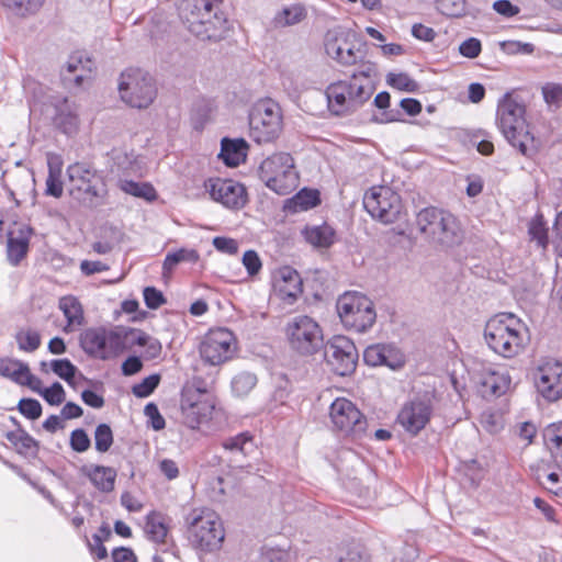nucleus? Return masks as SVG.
<instances>
[{"label": "nucleus", "instance_id": "nucleus-26", "mask_svg": "<svg viewBox=\"0 0 562 562\" xmlns=\"http://www.w3.org/2000/svg\"><path fill=\"white\" fill-rule=\"evenodd\" d=\"M32 228L23 223H14L8 235V259L16 266L29 250Z\"/></svg>", "mask_w": 562, "mask_h": 562}, {"label": "nucleus", "instance_id": "nucleus-23", "mask_svg": "<svg viewBox=\"0 0 562 562\" xmlns=\"http://www.w3.org/2000/svg\"><path fill=\"white\" fill-rule=\"evenodd\" d=\"M274 292L285 302L293 303L302 293V280L293 268H279L273 274Z\"/></svg>", "mask_w": 562, "mask_h": 562}, {"label": "nucleus", "instance_id": "nucleus-49", "mask_svg": "<svg viewBox=\"0 0 562 562\" xmlns=\"http://www.w3.org/2000/svg\"><path fill=\"white\" fill-rule=\"evenodd\" d=\"M113 443V432L106 424H100L94 431V445L99 452H106Z\"/></svg>", "mask_w": 562, "mask_h": 562}, {"label": "nucleus", "instance_id": "nucleus-21", "mask_svg": "<svg viewBox=\"0 0 562 562\" xmlns=\"http://www.w3.org/2000/svg\"><path fill=\"white\" fill-rule=\"evenodd\" d=\"M205 188L212 200L227 209L238 210L244 207L247 202L246 189L237 181L221 178L209 179Z\"/></svg>", "mask_w": 562, "mask_h": 562}, {"label": "nucleus", "instance_id": "nucleus-48", "mask_svg": "<svg viewBox=\"0 0 562 562\" xmlns=\"http://www.w3.org/2000/svg\"><path fill=\"white\" fill-rule=\"evenodd\" d=\"M338 562H370V557L360 544H351L340 550Z\"/></svg>", "mask_w": 562, "mask_h": 562}, {"label": "nucleus", "instance_id": "nucleus-44", "mask_svg": "<svg viewBox=\"0 0 562 562\" xmlns=\"http://www.w3.org/2000/svg\"><path fill=\"white\" fill-rule=\"evenodd\" d=\"M257 376L251 372H240L232 381V390L237 396H245L256 386Z\"/></svg>", "mask_w": 562, "mask_h": 562}, {"label": "nucleus", "instance_id": "nucleus-37", "mask_svg": "<svg viewBox=\"0 0 562 562\" xmlns=\"http://www.w3.org/2000/svg\"><path fill=\"white\" fill-rule=\"evenodd\" d=\"M303 234L305 239L315 247L327 248L335 240V231L327 224L306 227Z\"/></svg>", "mask_w": 562, "mask_h": 562}, {"label": "nucleus", "instance_id": "nucleus-55", "mask_svg": "<svg viewBox=\"0 0 562 562\" xmlns=\"http://www.w3.org/2000/svg\"><path fill=\"white\" fill-rule=\"evenodd\" d=\"M19 411L29 419H37L42 415V405L37 400L22 398L19 402Z\"/></svg>", "mask_w": 562, "mask_h": 562}, {"label": "nucleus", "instance_id": "nucleus-20", "mask_svg": "<svg viewBox=\"0 0 562 562\" xmlns=\"http://www.w3.org/2000/svg\"><path fill=\"white\" fill-rule=\"evenodd\" d=\"M324 48L328 57L344 67L358 64L355 45L349 41L348 33L340 26L330 29L324 36Z\"/></svg>", "mask_w": 562, "mask_h": 562}, {"label": "nucleus", "instance_id": "nucleus-42", "mask_svg": "<svg viewBox=\"0 0 562 562\" xmlns=\"http://www.w3.org/2000/svg\"><path fill=\"white\" fill-rule=\"evenodd\" d=\"M120 189L127 194L144 198L148 201L156 199V191L149 183H142L133 180H121Z\"/></svg>", "mask_w": 562, "mask_h": 562}, {"label": "nucleus", "instance_id": "nucleus-2", "mask_svg": "<svg viewBox=\"0 0 562 562\" xmlns=\"http://www.w3.org/2000/svg\"><path fill=\"white\" fill-rule=\"evenodd\" d=\"M223 0H184L181 16L188 31L201 41H220L228 31V22L220 10Z\"/></svg>", "mask_w": 562, "mask_h": 562}, {"label": "nucleus", "instance_id": "nucleus-40", "mask_svg": "<svg viewBox=\"0 0 562 562\" xmlns=\"http://www.w3.org/2000/svg\"><path fill=\"white\" fill-rule=\"evenodd\" d=\"M358 69L350 76L353 82L367 85L371 88V94L374 92L373 78L376 77V66L369 60L358 59Z\"/></svg>", "mask_w": 562, "mask_h": 562}, {"label": "nucleus", "instance_id": "nucleus-29", "mask_svg": "<svg viewBox=\"0 0 562 562\" xmlns=\"http://www.w3.org/2000/svg\"><path fill=\"white\" fill-rule=\"evenodd\" d=\"M512 383L510 375L505 369L486 368L481 373V390L484 396H501Z\"/></svg>", "mask_w": 562, "mask_h": 562}, {"label": "nucleus", "instance_id": "nucleus-27", "mask_svg": "<svg viewBox=\"0 0 562 562\" xmlns=\"http://www.w3.org/2000/svg\"><path fill=\"white\" fill-rule=\"evenodd\" d=\"M93 61L83 52H74L65 63L61 75L65 80H74L77 86L91 78Z\"/></svg>", "mask_w": 562, "mask_h": 562}, {"label": "nucleus", "instance_id": "nucleus-25", "mask_svg": "<svg viewBox=\"0 0 562 562\" xmlns=\"http://www.w3.org/2000/svg\"><path fill=\"white\" fill-rule=\"evenodd\" d=\"M363 360L368 366H386L397 369L403 366V355L393 346L376 344L369 346L363 351Z\"/></svg>", "mask_w": 562, "mask_h": 562}, {"label": "nucleus", "instance_id": "nucleus-41", "mask_svg": "<svg viewBox=\"0 0 562 562\" xmlns=\"http://www.w3.org/2000/svg\"><path fill=\"white\" fill-rule=\"evenodd\" d=\"M15 340L20 350L33 352L41 346V335L33 328H21L15 334Z\"/></svg>", "mask_w": 562, "mask_h": 562}, {"label": "nucleus", "instance_id": "nucleus-24", "mask_svg": "<svg viewBox=\"0 0 562 562\" xmlns=\"http://www.w3.org/2000/svg\"><path fill=\"white\" fill-rule=\"evenodd\" d=\"M172 519L157 510H151L145 517L144 532L146 538L157 546L172 543L170 535Z\"/></svg>", "mask_w": 562, "mask_h": 562}, {"label": "nucleus", "instance_id": "nucleus-9", "mask_svg": "<svg viewBox=\"0 0 562 562\" xmlns=\"http://www.w3.org/2000/svg\"><path fill=\"white\" fill-rule=\"evenodd\" d=\"M336 310L342 325L356 333H366L376 319L373 302L359 292H345L340 295Z\"/></svg>", "mask_w": 562, "mask_h": 562}, {"label": "nucleus", "instance_id": "nucleus-60", "mask_svg": "<svg viewBox=\"0 0 562 562\" xmlns=\"http://www.w3.org/2000/svg\"><path fill=\"white\" fill-rule=\"evenodd\" d=\"M542 94L548 104L559 105L562 101V86L558 83H547L542 88Z\"/></svg>", "mask_w": 562, "mask_h": 562}, {"label": "nucleus", "instance_id": "nucleus-19", "mask_svg": "<svg viewBox=\"0 0 562 562\" xmlns=\"http://www.w3.org/2000/svg\"><path fill=\"white\" fill-rule=\"evenodd\" d=\"M82 350L97 359L110 360L115 358L114 328L90 327L79 336Z\"/></svg>", "mask_w": 562, "mask_h": 562}, {"label": "nucleus", "instance_id": "nucleus-6", "mask_svg": "<svg viewBox=\"0 0 562 562\" xmlns=\"http://www.w3.org/2000/svg\"><path fill=\"white\" fill-rule=\"evenodd\" d=\"M289 348L300 356H313L324 346V334L316 319L307 315L291 317L284 327Z\"/></svg>", "mask_w": 562, "mask_h": 562}, {"label": "nucleus", "instance_id": "nucleus-45", "mask_svg": "<svg viewBox=\"0 0 562 562\" xmlns=\"http://www.w3.org/2000/svg\"><path fill=\"white\" fill-rule=\"evenodd\" d=\"M437 10L450 18H460L467 13L465 0H436Z\"/></svg>", "mask_w": 562, "mask_h": 562}, {"label": "nucleus", "instance_id": "nucleus-50", "mask_svg": "<svg viewBox=\"0 0 562 562\" xmlns=\"http://www.w3.org/2000/svg\"><path fill=\"white\" fill-rule=\"evenodd\" d=\"M52 371L66 382L70 383L77 368L68 359H56L50 361Z\"/></svg>", "mask_w": 562, "mask_h": 562}, {"label": "nucleus", "instance_id": "nucleus-11", "mask_svg": "<svg viewBox=\"0 0 562 562\" xmlns=\"http://www.w3.org/2000/svg\"><path fill=\"white\" fill-rule=\"evenodd\" d=\"M325 93L329 111L337 116L356 112L372 95L369 86L353 82L351 78L330 83Z\"/></svg>", "mask_w": 562, "mask_h": 562}, {"label": "nucleus", "instance_id": "nucleus-61", "mask_svg": "<svg viewBox=\"0 0 562 562\" xmlns=\"http://www.w3.org/2000/svg\"><path fill=\"white\" fill-rule=\"evenodd\" d=\"M243 263L250 276H255L261 269V260L254 250H248L243 256Z\"/></svg>", "mask_w": 562, "mask_h": 562}, {"label": "nucleus", "instance_id": "nucleus-52", "mask_svg": "<svg viewBox=\"0 0 562 562\" xmlns=\"http://www.w3.org/2000/svg\"><path fill=\"white\" fill-rule=\"evenodd\" d=\"M481 426L491 434H496L503 428L502 417L491 411H485L480 417Z\"/></svg>", "mask_w": 562, "mask_h": 562}, {"label": "nucleus", "instance_id": "nucleus-54", "mask_svg": "<svg viewBox=\"0 0 562 562\" xmlns=\"http://www.w3.org/2000/svg\"><path fill=\"white\" fill-rule=\"evenodd\" d=\"M41 395L50 405H59L65 401V391L59 382L53 383L49 387H44Z\"/></svg>", "mask_w": 562, "mask_h": 562}, {"label": "nucleus", "instance_id": "nucleus-12", "mask_svg": "<svg viewBox=\"0 0 562 562\" xmlns=\"http://www.w3.org/2000/svg\"><path fill=\"white\" fill-rule=\"evenodd\" d=\"M367 212L381 223L391 224L398 220L403 205L401 196L387 186H374L363 196Z\"/></svg>", "mask_w": 562, "mask_h": 562}, {"label": "nucleus", "instance_id": "nucleus-58", "mask_svg": "<svg viewBox=\"0 0 562 562\" xmlns=\"http://www.w3.org/2000/svg\"><path fill=\"white\" fill-rule=\"evenodd\" d=\"M143 294L145 304L148 308L156 310L166 302L162 293L154 286L145 288Z\"/></svg>", "mask_w": 562, "mask_h": 562}, {"label": "nucleus", "instance_id": "nucleus-33", "mask_svg": "<svg viewBox=\"0 0 562 562\" xmlns=\"http://www.w3.org/2000/svg\"><path fill=\"white\" fill-rule=\"evenodd\" d=\"M145 334L140 329L115 327L114 328V341L115 346V358L126 350L140 346L145 339Z\"/></svg>", "mask_w": 562, "mask_h": 562}, {"label": "nucleus", "instance_id": "nucleus-36", "mask_svg": "<svg viewBox=\"0 0 562 562\" xmlns=\"http://www.w3.org/2000/svg\"><path fill=\"white\" fill-rule=\"evenodd\" d=\"M543 440L555 461L562 467V422L547 426L543 430Z\"/></svg>", "mask_w": 562, "mask_h": 562}, {"label": "nucleus", "instance_id": "nucleus-7", "mask_svg": "<svg viewBox=\"0 0 562 562\" xmlns=\"http://www.w3.org/2000/svg\"><path fill=\"white\" fill-rule=\"evenodd\" d=\"M283 130V114L272 99L257 101L249 113V135L258 144L272 143Z\"/></svg>", "mask_w": 562, "mask_h": 562}, {"label": "nucleus", "instance_id": "nucleus-35", "mask_svg": "<svg viewBox=\"0 0 562 562\" xmlns=\"http://www.w3.org/2000/svg\"><path fill=\"white\" fill-rule=\"evenodd\" d=\"M306 14V9L302 4L294 3L278 11L273 18V24L276 27L292 26L302 22Z\"/></svg>", "mask_w": 562, "mask_h": 562}, {"label": "nucleus", "instance_id": "nucleus-57", "mask_svg": "<svg viewBox=\"0 0 562 562\" xmlns=\"http://www.w3.org/2000/svg\"><path fill=\"white\" fill-rule=\"evenodd\" d=\"M482 50V44L480 40L470 37L463 41L459 46V53L467 58H475Z\"/></svg>", "mask_w": 562, "mask_h": 562}, {"label": "nucleus", "instance_id": "nucleus-47", "mask_svg": "<svg viewBox=\"0 0 562 562\" xmlns=\"http://www.w3.org/2000/svg\"><path fill=\"white\" fill-rule=\"evenodd\" d=\"M389 86L406 92H415L418 89V83L405 72H390L386 76Z\"/></svg>", "mask_w": 562, "mask_h": 562}, {"label": "nucleus", "instance_id": "nucleus-14", "mask_svg": "<svg viewBox=\"0 0 562 562\" xmlns=\"http://www.w3.org/2000/svg\"><path fill=\"white\" fill-rule=\"evenodd\" d=\"M237 350L234 334L226 328L211 329L200 345L201 358L211 366L231 360Z\"/></svg>", "mask_w": 562, "mask_h": 562}, {"label": "nucleus", "instance_id": "nucleus-62", "mask_svg": "<svg viewBox=\"0 0 562 562\" xmlns=\"http://www.w3.org/2000/svg\"><path fill=\"white\" fill-rule=\"evenodd\" d=\"M213 246L216 250L228 255H234L238 251V244L235 239L228 237H215Z\"/></svg>", "mask_w": 562, "mask_h": 562}, {"label": "nucleus", "instance_id": "nucleus-28", "mask_svg": "<svg viewBox=\"0 0 562 562\" xmlns=\"http://www.w3.org/2000/svg\"><path fill=\"white\" fill-rule=\"evenodd\" d=\"M54 125L66 135H74L79 130L77 105L67 98L55 103Z\"/></svg>", "mask_w": 562, "mask_h": 562}, {"label": "nucleus", "instance_id": "nucleus-10", "mask_svg": "<svg viewBox=\"0 0 562 562\" xmlns=\"http://www.w3.org/2000/svg\"><path fill=\"white\" fill-rule=\"evenodd\" d=\"M260 179L280 195H286L296 189L299 176L294 160L288 153H276L266 158L259 167Z\"/></svg>", "mask_w": 562, "mask_h": 562}, {"label": "nucleus", "instance_id": "nucleus-13", "mask_svg": "<svg viewBox=\"0 0 562 562\" xmlns=\"http://www.w3.org/2000/svg\"><path fill=\"white\" fill-rule=\"evenodd\" d=\"M67 176L69 193L76 200L92 202L105 192L102 177L88 164L76 162L68 166Z\"/></svg>", "mask_w": 562, "mask_h": 562}, {"label": "nucleus", "instance_id": "nucleus-46", "mask_svg": "<svg viewBox=\"0 0 562 562\" xmlns=\"http://www.w3.org/2000/svg\"><path fill=\"white\" fill-rule=\"evenodd\" d=\"M222 446L228 451L246 454L248 448L254 446L252 437L248 432H240L234 437L226 438Z\"/></svg>", "mask_w": 562, "mask_h": 562}, {"label": "nucleus", "instance_id": "nucleus-1", "mask_svg": "<svg viewBox=\"0 0 562 562\" xmlns=\"http://www.w3.org/2000/svg\"><path fill=\"white\" fill-rule=\"evenodd\" d=\"M525 105L506 93L497 104L496 124L506 140L525 157L531 158L540 150V140L529 131Z\"/></svg>", "mask_w": 562, "mask_h": 562}, {"label": "nucleus", "instance_id": "nucleus-32", "mask_svg": "<svg viewBox=\"0 0 562 562\" xmlns=\"http://www.w3.org/2000/svg\"><path fill=\"white\" fill-rule=\"evenodd\" d=\"M91 483L101 492H112L116 479V471L110 467L90 465L83 469Z\"/></svg>", "mask_w": 562, "mask_h": 562}, {"label": "nucleus", "instance_id": "nucleus-56", "mask_svg": "<svg viewBox=\"0 0 562 562\" xmlns=\"http://www.w3.org/2000/svg\"><path fill=\"white\" fill-rule=\"evenodd\" d=\"M90 438L83 429H75L70 435V447L76 452H85L90 447Z\"/></svg>", "mask_w": 562, "mask_h": 562}, {"label": "nucleus", "instance_id": "nucleus-39", "mask_svg": "<svg viewBox=\"0 0 562 562\" xmlns=\"http://www.w3.org/2000/svg\"><path fill=\"white\" fill-rule=\"evenodd\" d=\"M27 363L18 359H3L0 361V375L10 379L16 384H21L25 373H27Z\"/></svg>", "mask_w": 562, "mask_h": 562}, {"label": "nucleus", "instance_id": "nucleus-51", "mask_svg": "<svg viewBox=\"0 0 562 562\" xmlns=\"http://www.w3.org/2000/svg\"><path fill=\"white\" fill-rule=\"evenodd\" d=\"M160 381L159 375L151 374L145 378L142 382L135 384L132 387V393L139 398L149 396L154 390L158 386Z\"/></svg>", "mask_w": 562, "mask_h": 562}, {"label": "nucleus", "instance_id": "nucleus-5", "mask_svg": "<svg viewBox=\"0 0 562 562\" xmlns=\"http://www.w3.org/2000/svg\"><path fill=\"white\" fill-rule=\"evenodd\" d=\"M191 542L201 551H218L225 540V528L221 517L212 509L195 508L187 517Z\"/></svg>", "mask_w": 562, "mask_h": 562}, {"label": "nucleus", "instance_id": "nucleus-18", "mask_svg": "<svg viewBox=\"0 0 562 562\" xmlns=\"http://www.w3.org/2000/svg\"><path fill=\"white\" fill-rule=\"evenodd\" d=\"M326 358L333 370L341 376L355 371L358 351L355 344L346 336H334L326 347Z\"/></svg>", "mask_w": 562, "mask_h": 562}, {"label": "nucleus", "instance_id": "nucleus-63", "mask_svg": "<svg viewBox=\"0 0 562 562\" xmlns=\"http://www.w3.org/2000/svg\"><path fill=\"white\" fill-rule=\"evenodd\" d=\"M140 347H145V358L146 359H155L157 358L161 352V344L158 339L150 337L149 335L145 334V339L142 341Z\"/></svg>", "mask_w": 562, "mask_h": 562}, {"label": "nucleus", "instance_id": "nucleus-43", "mask_svg": "<svg viewBox=\"0 0 562 562\" xmlns=\"http://www.w3.org/2000/svg\"><path fill=\"white\" fill-rule=\"evenodd\" d=\"M294 212L307 211L319 203L317 190H301L291 201Z\"/></svg>", "mask_w": 562, "mask_h": 562}, {"label": "nucleus", "instance_id": "nucleus-34", "mask_svg": "<svg viewBox=\"0 0 562 562\" xmlns=\"http://www.w3.org/2000/svg\"><path fill=\"white\" fill-rule=\"evenodd\" d=\"M200 259L199 252L193 248H180L168 252L162 263V276L170 277L175 268L181 262L195 263Z\"/></svg>", "mask_w": 562, "mask_h": 562}, {"label": "nucleus", "instance_id": "nucleus-31", "mask_svg": "<svg viewBox=\"0 0 562 562\" xmlns=\"http://www.w3.org/2000/svg\"><path fill=\"white\" fill-rule=\"evenodd\" d=\"M221 145V153L218 154V157L226 166L237 167L246 160L248 144L245 139L223 138Z\"/></svg>", "mask_w": 562, "mask_h": 562}, {"label": "nucleus", "instance_id": "nucleus-4", "mask_svg": "<svg viewBox=\"0 0 562 562\" xmlns=\"http://www.w3.org/2000/svg\"><path fill=\"white\" fill-rule=\"evenodd\" d=\"M416 225L430 243L442 247L458 245L462 238L457 218L451 213L434 206L425 207L417 213Z\"/></svg>", "mask_w": 562, "mask_h": 562}, {"label": "nucleus", "instance_id": "nucleus-16", "mask_svg": "<svg viewBox=\"0 0 562 562\" xmlns=\"http://www.w3.org/2000/svg\"><path fill=\"white\" fill-rule=\"evenodd\" d=\"M329 418L335 429L360 437L367 429V419L359 408L346 397L336 398L329 407Z\"/></svg>", "mask_w": 562, "mask_h": 562}, {"label": "nucleus", "instance_id": "nucleus-3", "mask_svg": "<svg viewBox=\"0 0 562 562\" xmlns=\"http://www.w3.org/2000/svg\"><path fill=\"white\" fill-rule=\"evenodd\" d=\"M527 328L515 315L502 313L485 325L484 337L488 347L504 358H513L522 351Z\"/></svg>", "mask_w": 562, "mask_h": 562}, {"label": "nucleus", "instance_id": "nucleus-59", "mask_svg": "<svg viewBox=\"0 0 562 562\" xmlns=\"http://www.w3.org/2000/svg\"><path fill=\"white\" fill-rule=\"evenodd\" d=\"M145 416L149 419L151 427L155 430H161L165 428V418L159 413L156 404L148 403L144 408Z\"/></svg>", "mask_w": 562, "mask_h": 562}, {"label": "nucleus", "instance_id": "nucleus-22", "mask_svg": "<svg viewBox=\"0 0 562 562\" xmlns=\"http://www.w3.org/2000/svg\"><path fill=\"white\" fill-rule=\"evenodd\" d=\"M432 406L426 400L406 402L400 409L396 422L409 435H418L430 422Z\"/></svg>", "mask_w": 562, "mask_h": 562}, {"label": "nucleus", "instance_id": "nucleus-15", "mask_svg": "<svg viewBox=\"0 0 562 562\" xmlns=\"http://www.w3.org/2000/svg\"><path fill=\"white\" fill-rule=\"evenodd\" d=\"M180 408L183 423L191 429H198L210 419L214 404L205 391L187 386L181 393Z\"/></svg>", "mask_w": 562, "mask_h": 562}, {"label": "nucleus", "instance_id": "nucleus-17", "mask_svg": "<svg viewBox=\"0 0 562 562\" xmlns=\"http://www.w3.org/2000/svg\"><path fill=\"white\" fill-rule=\"evenodd\" d=\"M537 391L548 401L562 397V362L554 359L540 361L532 373Z\"/></svg>", "mask_w": 562, "mask_h": 562}, {"label": "nucleus", "instance_id": "nucleus-8", "mask_svg": "<svg viewBox=\"0 0 562 562\" xmlns=\"http://www.w3.org/2000/svg\"><path fill=\"white\" fill-rule=\"evenodd\" d=\"M121 100L134 109H147L157 97L155 79L143 69L127 68L119 78Z\"/></svg>", "mask_w": 562, "mask_h": 562}, {"label": "nucleus", "instance_id": "nucleus-53", "mask_svg": "<svg viewBox=\"0 0 562 562\" xmlns=\"http://www.w3.org/2000/svg\"><path fill=\"white\" fill-rule=\"evenodd\" d=\"M529 234L531 239L537 240L538 245L542 248L547 247L548 236L547 228L544 227V223L542 222V217H536L532 220L529 226Z\"/></svg>", "mask_w": 562, "mask_h": 562}, {"label": "nucleus", "instance_id": "nucleus-30", "mask_svg": "<svg viewBox=\"0 0 562 562\" xmlns=\"http://www.w3.org/2000/svg\"><path fill=\"white\" fill-rule=\"evenodd\" d=\"M58 307L63 312L67 323L63 330L72 333L85 323L83 308L77 297L72 295L63 296L58 302Z\"/></svg>", "mask_w": 562, "mask_h": 562}, {"label": "nucleus", "instance_id": "nucleus-64", "mask_svg": "<svg viewBox=\"0 0 562 562\" xmlns=\"http://www.w3.org/2000/svg\"><path fill=\"white\" fill-rule=\"evenodd\" d=\"M493 9L501 15L513 18L519 13V8L509 0H497L493 3Z\"/></svg>", "mask_w": 562, "mask_h": 562}, {"label": "nucleus", "instance_id": "nucleus-38", "mask_svg": "<svg viewBox=\"0 0 562 562\" xmlns=\"http://www.w3.org/2000/svg\"><path fill=\"white\" fill-rule=\"evenodd\" d=\"M4 8L19 18H27L40 12L45 0H1Z\"/></svg>", "mask_w": 562, "mask_h": 562}]
</instances>
